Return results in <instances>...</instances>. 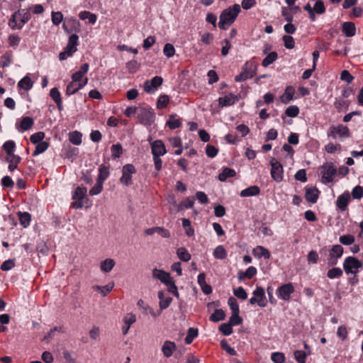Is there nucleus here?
I'll use <instances>...</instances> for the list:
<instances>
[{
	"label": "nucleus",
	"instance_id": "f257e3e1",
	"mask_svg": "<svg viewBox=\"0 0 363 363\" xmlns=\"http://www.w3.org/2000/svg\"><path fill=\"white\" fill-rule=\"evenodd\" d=\"M89 69V65L84 63L80 67L78 71L72 74V81L68 84L66 88V94L67 96L74 94L87 84L88 78L86 77V74Z\"/></svg>",
	"mask_w": 363,
	"mask_h": 363
},
{
	"label": "nucleus",
	"instance_id": "f03ea898",
	"mask_svg": "<svg viewBox=\"0 0 363 363\" xmlns=\"http://www.w3.org/2000/svg\"><path fill=\"white\" fill-rule=\"evenodd\" d=\"M240 11V5L236 4L224 9L220 15L219 28L221 30L228 29L231 24L234 23Z\"/></svg>",
	"mask_w": 363,
	"mask_h": 363
},
{
	"label": "nucleus",
	"instance_id": "7ed1b4c3",
	"mask_svg": "<svg viewBox=\"0 0 363 363\" xmlns=\"http://www.w3.org/2000/svg\"><path fill=\"white\" fill-rule=\"evenodd\" d=\"M30 18L31 14L28 11L18 10L11 15L9 21V26L12 30H21Z\"/></svg>",
	"mask_w": 363,
	"mask_h": 363
},
{
	"label": "nucleus",
	"instance_id": "20e7f679",
	"mask_svg": "<svg viewBox=\"0 0 363 363\" xmlns=\"http://www.w3.org/2000/svg\"><path fill=\"white\" fill-rule=\"evenodd\" d=\"M342 266L347 274L356 275L363 268V262L354 257L349 256L345 259Z\"/></svg>",
	"mask_w": 363,
	"mask_h": 363
},
{
	"label": "nucleus",
	"instance_id": "39448f33",
	"mask_svg": "<svg viewBox=\"0 0 363 363\" xmlns=\"http://www.w3.org/2000/svg\"><path fill=\"white\" fill-rule=\"evenodd\" d=\"M256 74V65L252 62H246L242 72L235 77L236 82H240L252 78Z\"/></svg>",
	"mask_w": 363,
	"mask_h": 363
},
{
	"label": "nucleus",
	"instance_id": "423d86ee",
	"mask_svg": "<svg viewBox=\"0 0 363 363\" xmlns=\"http://www.w3.org/2000/svg\"><path fill=\"white\" fill-rule=\"evenodd\" d=\"M327 134L328 137L333 139L337 138V136L342 138H347L350 136L349 128L342 124L330 126Z\"/></svg>",
	"mask_w": 363,
	"mask_h": 363
},
{
	"label": "nucleus",
	"instance_id": "0eeeda50",
	"mask_svg": "<svg viewBox=\"0 0 363 363\" xmlns=\"http://www.w3.org/2000/svg\"><path fill=\"white\" fill-rule=\"evenodd\" d=\"M251 305L257 303L259 306L264 308L267 304L264 289L261 286H257L253 291V297L249 300Z\"/></svg>",
	"mask_w": 363,
	"mask_h": 363
},
{
	"label": "nucleus",
	"instance_id": "6e6552de",
	"mask_svg": "<svg viewBox=\"0 0 363 363\" xmlns=\"http://www.w3.org/2000/svg\"><path fill=\"white\" fill-rule=\"evenodd\" d=\"M337 169L332 163H325L321 167L322 182L327 184L332 182Z\"/></svg>",
	"mask_w": 363,
	"mask_h": 363
},
{
	"label": "nucleus",
	"instance_id": "1a4fd4ad",
	"mask_svg": "<svg viewBox=\"0 0 363 363\" xmlns=\"http://www.w3.org/2000/svg\"><path fill=\"white\" fill-rule=\"evenodd\" d=\"M136 172L135 167L131 164H125L122 168V177L120 182L125 186L132 184V175Z\"/></svg>",
	"mask_w": 363,
	"mask_h": 363
},
{
	"label": "nucleus",
	"instance_id": "9d476101",
	"mask_svg": "<svg viewBox=\"0 0 363 363\" xmlns=\"http://www.w3.org/2000/svg\"><path fill=\"white\" fill-rule=\"evenodd\" d=\"M270 165L272 167L271 176L272 179L277 182H281L284 179V170L281 164L272 159L270 161Z\"/></svg>",
	"mask_w": 363,
	"mask_h": 363
},
{
	"label": "nucleus",
	"instance_id": "9b49d317",
	"mask_svg": "<svg viewBox=\"0 0 363 363\" xmlns=\"http://www.w3.org/2000/svg\"><path fill=\"white\" fill-rule=\"evenodd\" d=\"M343 247L340 245H335L329 251L328 264L329 266H334L337 264L338 259L343 255Z\"/></svg>",
	"mask_w": 363,
	"mask_h": 363
},
{
	"label": "nucleus",
	"instance_id": "f8f14e48",
	"mask_svg": "<svg viewBox=\"0 0 363 363\" xmlns=\"http://www.w3.org/2000/svg\"><path fill=\"white\" fill-rule=\"evenodd\" d=\"M162 82L163 79L161 77L155 76L151 80H147L144 83V90L147 94H153Z\"/></svg>",
	"mask_w": 363,
	"mask_h": 363
},
{
	"label": "nucleus",
	"instance_id": "ddd939ff",
	"mask_svg": "<svg viewBox=\"0 0 363 363\" xmlns=\"http://www.w3.org/2000/svg\"><path fill=\"white\" fill-rule=\"evenodd\" d=\"M62 28L67 33L80 32V23L73 17L67 18L62 24Z\"/></svg>",
	"mask_w": 363,
	"mask_h": 363
},
{
	"label": "nucleus",
	"instance_id": "4468645a",
	"mask_svg": "<svg viewBox=\"0 0 363 363\" xmlns=\"http://www.w3.org/2000/svg\"><path fill=\"white\" fill-rule=\"evenodd\" d=\"M294 292V287L291 283L283 284L277 289L278 296L284 301H289Z\"/></svg>",
	"mask_w": 363,
	"mask_h": 363
},
{
	"label": "nucleus",
	"instance_id": "2eb2a0df",
	"mask_svg": "<svg viewBox=\"0 0 363 363\" xmlns=\"http://www.w3.org/2000/svg\"><path fill=\"white\" fill-rule=\"evenodd\" d=\"M137 117L141 124L150 125L152 121L154 115L150 110L140 108L137 112Z\"/></svg>",
	"mask_w": 363,
	"mask_h": 363
},
{
	"label": "nucleus",
	"instance_id": "dca6fc26",
	"mask_svg": "<svg viewBox=\"0 0 363 363\" xmlns=\"http://www.w3.org/2000/svg\"><path fill=\"white\" fill-rule=\"evenodd\" d=\"M78 43L79 36L76 33H72L69 35L68 43L64 50L72 56V55L77 50V47L78 45Z\"/></svg>",
	"mask_w": 363,
	"mask_h": 363
},
{
	"label": "nucleus",
	"instance_id": "f3484780",
	"mask_svg": "<svg viewBox=\"0 0 363 363\" xmlns=\"http://www.w3.org/2000/svg\"><path fill=\"white\" fill-rule=\"evenodd\" d=\"M151 151L152 156H163L167 153L165 145L160 140H157L151 144Z\"/></svg>",
	"mask_w": 363,
	"mask_h": 363
},
{
	"label": "nucleus",
	"instance_id": "a211bd4d",
	"mask_svg": "<svg viewBox=\"0 0 363 363\" xmlns=\"http://www.w3.org/2000/svg\"><path fill=\"white\" fill-rule=\"evenodd\" d=\"M351 200V196L349 191H345L340 195L336 200L337 207L342 211H345L347 208V205Z\"/></svg>",
	"mask_w": 363,
	"mask_h": 363
},
{
	"label": "nucleus",
	"instance_id": "6ab92c4d",
	"mask_svg": "<svg viewBox=\"0 0 363 363\" xmlns=\"http://www.w3.org/2000/svg\"><path fill=\"white\" fill-rule=\"evenodd\" d=\"M238 100L239 98L238 96L233 94H229L218 98V105L220 107L230 106L233 105Z\"/></svg>",
	"mask_w": 363,
	"mask_h": 363
},
{
	"label": "nucleus",
	"instance_id": "aec40b11",
	"mask_svg": "<svg viewBox=\"0 0 363 363\" xmlns=\"http://www.w3.org/2000/svg\"><path fill=\"white\" fill-rule=\"evenodd\" d=\"M152 277L155 279H157L161 281L163 284H168L172 279H173L169 273L164 272L162 269H154L152 270Z\"/></svg>",
	"mask_w": 363,
	"mask_h": 363
},
{
	"label": "nucleus",
	"instance_id": "412c9836",
	"mask_svg": "<svg viewBox=\"0 0 363 363\" xmlns=\"http://www.w3.org/2000/svg\"><path fill=\"white\" fill-rule=\"evenodd\" d=\"M319 196V191L315 187L308 188L306 189L305 197L308 202L315 203L317 202Z\"/></svg>",
	"mask_w": 363,
	"mask_h": 363
},
{
	"label": "nucleus",
	"instance_id": "4be33fe9",
	"mask_svg": "<svg viewBox=\"0 0 363 363\" xmlns=\"http://www.w3.org/2000/svg\"><path fill=\"white\" fill-rule=\"evenodd\" d=\"M342 31L346 37H352L356 33V27L354 23L344 22L342 25Z\"/></svg>",
	"mask_w": 363,
	"mask_h": 363
},
{
	"label": "nucleus",
	"instance_id": "5701e85b",
	"mask_svg": "<svg viewBox=\"0 0 363 363\" xmlns=\"http://www.w3.org/2000/svg\"><path fill=\"white\" fill-rule=\"evenodd\" d=\"M158 298L160 308L162 311L168 308L172 301V298L170 296H166L163 291L158 292Z\"/></svg>",
	"mask_w": 363,
	"mask_h": 363
},
{
	"label": "nucleus",
	"instance_id": "b1692460",
	"mask_svg": "<svg viewBox=\"0 0 363 363\" xmlns=\"http://www.w3.org/2000/svg\"><path fill=\"white\" fill-rule=\"evenodd\" d=\"M294 93V88L291 86H288L286 88L284 93L280 96L281 101L284 104H289L291 101L293 100Z\"/></svg>",
	"mask_w": 363,
	"mask_h": 363
},
{
	"label": "nucleus",
	"instance_id": "393cba45",
	"mask_svg": "<svg viewBox=\"0 0 363 363\" xmlns=\"http://www.w3.org/2000/svg\"><path fill=\"white\" fill-rule=\"evenodd\" d=\"M176 348L177 347L174 342L167 340L162 347V351L164 357H170Z\"/></svg>",
	"mask_w": 363,
	"mask_h": 363
},
{
	"label": "nucleus",
	"instance_id": "a878e982",
	"mask_svg": "<svg viewBox=\"0 0 363 363\" xmlns=\"http://www.w3.org/2000/svg\"><path fill=\"white\" fill-rule=\"evenodd\" d=\"M5 160L9 163L8 169L10 172H13L21 161V157L18 155H6Z\"/></svg>",
	"mask_w": 363,
	"mask_h": 363
},
{
	"label": "nucleus",
	"instance_id": "bb28decb",
	"mask_svg": "<svg viewBox=\"0 0 363 363\" xmlns=\"http://www.w3.org/2000/svg\"><path fill=\"white\" fill-rule=\"evenodd\" d=\"M257 269L255 267H249L246 271H240L238 274V278L240 281L247 278L251 279L255 277L257 274Z\"/></svg>",
	"mask_w": 363,
	"mask_h": 363
},
{
	"label": "nucleus",
	"instance_id": "cd10ccee",
	"mask_svg": "<svg viewBox=\"0 0 363 363\" xmlns=\"http://www.w3.org/2000/svg\"><path fill=\"white\" fill-rule=\"evenodd\" d=\"M260 193V189L257 186H251L248 188H246L240 191L241 197H250L257 196Z\"/></svg>",
	"mask_w": 363,
	"mask_h": 363
},
{
	"label": "nucleus",
	"instance_id": "c85d7f7f",
	"mask_svg": "<svg viewBox=\"0 0 363 363\" xmlns=\"http://www.w3.org/2000/svg\"><path fill=\"white\" fill-rule=\"evenodd\" d=\"M252 253L257 258L264 257V259H269L270 257L269 251L263 246H257L253 249Z\"/></svg>",
	"mask_w": 363,
	"mask_h": 363
},
{
	"label": "nucleus",
	"instance_id": "c756f323",
	"mask_svg": "<svg viewBox=\"0 0 363 363\" xmlns=\"http://www.w3.org/2000/svg\"><path fill=\"white\" fill-rule=\"evenodd\" d=\"M34 124L33 119L30 117L26 116L22 118L20 123L18 131L23 132L29 130Z\"/></svg>",
	"mask_w": 363,
	"mask_h": 363
},
{
	"label": "nucleus",
	"instance_id": "7c9ffc66",
	"mask_svg": "<svg viewBox=\"0 0 363 363\" xmlns=\"http://www.w3.org/2000/svg\"><path fill=\"white\" fill-rule=\"evenodd\" d=\"M33 86V82L28 75L22 78L18 83V87L26 91L31 89Z\"/></svg>",
	"mask_w": 363,
	"mask_h": 363
},
{
	"label": "nucleus",
	"instance_id": "2f4dec72",
	"mask_svg": "<svg viewBox=\"0 0 363 363\" xmlns=\"http://www.w3.org/2000/svg\"><path fill=\"white\" fill-rule=\"evenodd\" d=\"M115 264L116 262L113 259L108 258L101 262L100 269L102 272L108 273L113 269Z\"/></svg>",
	"mask_w": 363,
	"mask_h": 363
},
{
	"label": "nucleus",
	"instance_id": "473e14b6",
	"mask_svg": "<svg viewBox=\"0 0 363 363\" xmlns=\"http://www.w3.org/2000/svg\"><path fill=\"white\" fill-rule=\"evenodd\" d=\"M110 172L109 168L105 165H101L99 168V174L97 180L103 183L109 177Z\"/></svg>",
	"mask_w": 363,
	"mask_h": 363
},
{
	"label": "nucleus",
	"instance_id": "72a5a7b5",
	"mask_svg": "<svg viewBox=\"0 0 363 363\" xmlns=\"http://www.w3.org/2000/svg\"><path fill=\"white\" fill-rule=\"evenodd\" d=\"M235 175V171L233 169L225 167L218 175V179L220 182H225L228 178L233 177Z\"/></svg>",
	"mask_w": 363,
	"mask_h": 363
},
{
	"label": "nucleus",
	"instance_id": "f704fd0d",
	"mask_svg": "<svg viewBox=\"0 0 363 363\" xmlns=\"http://www.w3.org/2000/svg\"><path fill=\"white\" fill-rule=\"evenodd\" d=\"M181 124L182 123L180 119L177 118V116L174 114L170 115L169 120L166 123V125H167L172 130L180 127Z\"/></svg>",
	"mask_w": 363,
	"mask_h": 363
},
{
	"label": "nucleus",
	"instance_id": "c9c22d12",
	"mask_svg": "<svg viewBox=\"0 0 363 363\" xmlns=\"http://www.w3.org/2000/svg\"><path fill=\"white\" fill-rule=\"evenodd\" d=\"M87 189L84 186H77L72 194V199L83 200L86 195Z\"/></svg>",
	"mask_w": 363,
	"mask_h": 363
},
{
	"label": "nucleus",
	"instance_id": "e433bc0d",
	"mask_svg": "<svg viewBox=\"0 0 363 363\" xmlns=\"http://www.w3.org/2000/svg\"><path fill=\"white\" fill-rule=\"evenodd\" d=\"M2 148L6 152V155H15L16 143L13 140H7L4 143Z\"/></svg>",
	"mask_w": 363,
	"mask_h": 363
},
{
	"label": "nucleus",
	"instance_id": "4c0bfd02",
	"mask_svg": "<svg viewBox=\"0 0 363 363\" xmlns=\"http://www.w3.org/2000/svg\"><path fill=\"white\" fill-rule=\"evenodd\" d=\"M35 149L33 152V156L35 157L38 155L46 151L49 147V143L46 141H43L41 143L35 144Z\"/></svg>",
	"mask_w": 363,
	"mask_h": 363
},
{
	"label": "nucleus",
	"instance_id": "58836bf2",
	"mask_svg": "<svg viewBox=\"0 0 363 363\" xmlns=\"http://www.w3.org/2000/svg\"><path fill=\"white\" fill-rule=\"evenodd\" d=\"M18 218H19V221H20L21 225L23 228H27L30 225V215L29 213H28V212H23V213L19 212L18 213Z\"/></svg>",
	"mask_w": 363,
	"mask_h": 363
},
{
	"label": "nucleus",
	"instance_id": "ea45409f",
	"mask_svg": "<svg viewBox=\"0 0 363 363\" xmlns=\"http://www.w3.org/2000/svg\"><path fill=\"white\" fill-rule=\"evenodd\" d=\"M82 135L79 131H73L69 133V140L71 143L79 145L82 143Z\"/></svg>",
	"mask_w": 363,
	"mask_h": 363
},
{
	"label": "nucleus",
	"instance_id": "a19ab883",
	"mask_svg": "<svg viewBox=\"0 0 363 363\" xmlns=\"http://www.w3.org/2000/svg\"><path fill=\"white\" fill-rule=\"evenodd\" d=\"M178 257L183 262H188L191 259V255L184 247H179L177 250Z\"/></svg>",
	"mask_w": 363,
	"mask_h": 363
},
{
	"label": "nucleus",
	"instance_id": "79ce46f5",
	"mask_svg": "<svg viewBox=\"0 0 363 363\" xmlns=\"http://www.w3.org/2000/svg\"><path fill=\"white\" fill-rule=\"evenodd\" d=\"M225 314L222 309H216L210 316V320L218 322L224 320Z\"/></svg>",
	"mask_w": 363,
	"mask_h": 363
},
{
	"label": "nucleus",
	"instance_id": "37998d69",
	"mask_svg": "<svg viewBox=\"0 0 363 363\" xmlns=\"http://www.w3.org/2000/svg\"><path fill=\"white\" fill-rule=\"evenodd\" d=\"M12 52H5L0 60V66L2 67H7L11 64Z\"/></svg>",
	"mask_w": 363,
	"mask_h": 363
},
{
	"label": "nucleus",
	"instance_id": "c03bdc74",
	"mask_svg": "<svg viewBox=\"0 0 363 363\" xmlns=\"http://www.w3.org/2000/svg\"><path fill=\"white\" fill-rule=\"evenodd\" d=\"M342 274L343 272L340 267H333L328 271L327 277L333 279L342 277Z\"/></svg>",
	"mask_w": 363,
	"mask_h": 363
},
{
	"label": "nucleus",
	"instance_id": "a18cd8bd",
	"mask_svg": "<svg viewBox=\"0 0 363 363\" xmlns=\"http://www.w3.org/2000/svg\"><path fill=\"white\" fill-rule=\"evenodd\" d=\"M277 53L276 52H272L267 56L263 59L262 65L263 67H268L272 64L277 59Z\"/></svg>",
	"mask_w": 363,
	"mask_h": 363
},
{
	"label": "nucleus",
	"instance_id": "49530a36",
	"mask_svg": "<svg viewBox=\"0 0 363 363\" xmlns=\"http://www.w3.org/2000/svg\"><path fill=\"white\" fill-rule=\"evenodd\" d=\"M198 336V330L194 328H189L185 337L186 344H191L193 340Z\"/></svg>",
	"mask_w": 363,
	"mask_h": 363
},
{
	"label": "nucleus",
	"instance_id": "de8ad7c7",
	"mask_svg": "<svg viewBox=\"0 0 363 363\" xmlns=\"http://www.w3.org/2000/svg\"><path fill=\"white\" fill-rule=\"evenodd\" d=\"M213 256L216 259H223L227 256V252L222 245L217 246L213 251Z\"/></svg>",
	"mask_w": 363,
	"mask_h": 363
},
{
	"label": "nucleus",
	"instance_id": "09e8293b",
	"mask_svg": "<svg viewBox=\"0 0 363 363\" xmlns=\"http://www.w3.org/2000/svg\"><path fill=\"white\" fill-rule=\"evenodd\" d=\"M182 225L186 230V234L189 237H191L194 235V230L191 226V222L187 218H182Z\"/></svg>",
	"mask_w": 363,
	"mask_h": 363
},
{
	"label": "nucleus",
	"instance_id": "8fccbe9b",
	"mask_svg": "<svg viewBox=\"0 0 363 363\" xmlns=\"http://www.w3.org/2000/svg\"><path fill=\"white\" fill-rule=\"evenodd\" d=\"M355 238L353 235L347 234L340 237L339 241L344 245H351L354 242Z\"/></svg>",
	"mask_w": 363,
	"mask_h": 363
},
{
	"label": "nucleus",
	"instance_id": "3c124183",
	"mask_svg": "<svg viewBox=\"0 0 363 363\" xmlns=\"http://www.w3.org/2000/svg\"><path fill=\"white\" fill-rule=\"evenodd\" d=\"M233 294L237 298L242 300H245L247 298V294L246 293L244 288L242 286L234 288Z\"/></svg>",
	"mask_w": 363,
	"mask_h": 363
},
{
	"label": "nucleus",
	"instance_id": "603ef678",
	"mask_svg": "<svg viewBox=\"0 0 363 363\" xmlns=\"http://www.w3.org/2000/svg\"><path fill=\"white\" fill-rule=\"evenodd\" d=\"M136 321V316L133 313H127L123 319L125 325L130 327Z\"/></svg>",
	"mask_w": 363,
	"mask_h": 363
},
{
	"label": "nucleus",
	"instance_id": "864d4df0",
	"mask_svg": "<svg viewBox=\"0 0 363 363\" xmlns=\"http://www.w3.org/2000/svg\"><path fill=\"white\" fill-rule=\"evenodd\" d=\"M51 20L54 25L58 26L63 20V15L60 11H52L51 13Z\"/></svg>",
	"mask_w": 363,
	"mask_h": 363
},
{
	"label": "nucleus",
	"instance_id": "5fc2aeb1",
	"mask_svg": "<svg viewBox=\"0 0 363 363\" xmlns=\"http://www.w3.org/2000/svg\"><path fill=\"white\" fill-rule=\"evenodd\" d=\"M45 138V133L43 132H41V131H39V132H37L34 134H33L30 138V142L33 144H37V143H41L43 142V139Z\"/></svg>",
	"mask_w": 363,
	"mask_h": 363
},
{
	"label": "nucleus",
	"instance_id": "6e6d98bb",
	"mask_svg": "<svg viewBox=\"0 0 363 363\" xmlns=\"http://www.w3.org/2000/svg\"><path fill=\"white\" fill-rule=\"evenodd\" d=\"M169 101V98L167 95L163 94L160 95L158 98L157 107V108H163L168 104Z\"/></svg>",
	"mask_w": 363,
	"mask_h": 363
},
{
	"label": "nucleus",
	"instance_id": "4d7b16f0",
	"mask_svg": "<svg viewBox=\"0 0 363 363\" xmlns=\"http://www.w3.org/2000/svg\"><path fill=\"white\" fill-rule=\"evenodd\" d=\"M111 151L113 158H118L123 152V149L120 144H116L111 146Z\"/></svg>",
	"mask_w": 363,
	"mask_h": 363
},
{
	"label": "nucleus",
	"instance_id": "13d9d810",
	"mask_svg": "<svg viewBox=\"0 0 363 363\" xmlns=\"http://www.w3.org/2000/svg\"><path fill=\"white\" fill-rule=\"evenodd\" d=\"M163 52L168 58L172 57L175 53V48L172 44L167 43L164 46Z\"/></svg>",
	"mask_w": 363,
	"mask_h": 363
},
{
	"label": "nucleus",
	"instance_id": "bf43d9fd",
	"mask_svg": "<svg viewBox=\"0 0 363 363\" xmlns=\"http://www.w3.org/2000/svg\"><path fill=\"white\" fill-rule=\"evenodd\" d=\"M285 113L289 117L294 118L299 113V108L297 106H290L286 109Z\"/></svg>",
	"mask_w": 363,
	"mask_h": 363
},
{
	"label": "nucleus",
	"instance_id": "052dcab7",
	"mask_svg": "<svg viewBox=\"0 0 363 363\" xmlns=\"http://www.w3.org/2000/svg\"><path fill=\"white\" fill-rule=\"evenodd\" d=\"M103 190V183L96 180L95 185L89 190V194L91 196H95L99 194Z\"/></svg>",
	"mask_w": 363,
	"mask_h": 363
},
{
	"label": "nucleus",
	"instance_id": "680f3d73",
	"mask_svg": "<svg viewBox=\"0 0 363 363\" xmlns=\"http://www.w3.org/2000/svg\"><path fill=\"white\" fill-rule=\"evenodd\" d=\"M242 320L239 315V313H232V315L229 319L228 323L232 326L240 325Z\"/></svg>",
	"mask_w": 363,
	"mask_h": 363
},
{
	"label": "nucleus",
	"instance_id": "e2e57ef3",
	"mask_svg": "<svg viewBox=\"0 0 363 363\" xmlns=\"http://www.w3.org/2000/svg\"><path fill=\"white\" fill-rule=\"evenodd\" d=\"M228 303L229 305V307L232 311V313H239V306L237 300L234 297H230L228 300Z\"/></svg>",
	"mask_w": 363,
	"mask_h": 363
},
{
	"label": "nucleus",
	"instance_id": "0e129e2a",
	"mask_svg": "<svg viewBox=\"0 0 363 363\" xmlns=\"http://www.w3.org/2000/svg\"><path fill=\"white\" fill-rule=\"evenodd\" d=\"M271 359L274 363H283L285 360V357L283 353L276 352L272 354Z\"/></svg>",
	"mask_w": 363,
	"mask_h": 363
},
{
	"label": "nucleus",
	"instance_id": "69168bd1",
	"mask_svg": "<svg viewBox=\"0 0 363 363\" xmlns=\"http://www.w3.org/2000/svg\"><path fill=\"white\" fill-rule=\"evenodd\" d=\"M218 152V150L211 145H207L206 147V154L210 158L215 157Z\"/></svg>",
	"mask_w": 363,
	"mask_h": 363
},
{
	"label": "nucleus",
	"instance_id": "338daca9",
	"mask_svg": "<svg viewBox=\"0 0 363 363\" xmlns=\"http://www.w3.org/2000/svg\"><path fill=\"white\" fill-rule=\"evenodd\" d=\"M294 357L298 363H306V354L302 350H296Z\"/></svg>",
	"mask_w": 363,
	"mask_h": 363
},
{
	"label": "nucleus",
	"instance_id": "774afa93",
	"mask_svg": "<svg viewBox=\"0 0 363 363\" xmlns=\"http://www.w3.org/2000/svg\"><path fill=\"white\" fill-rule=\"evenodd\" d=\"M352 196L355 199H359L363 196V188L361 186H356L352 189Z\"/></svg>",
	"mask_w": 363,
	"mask_h": 363
}]
</instances>
